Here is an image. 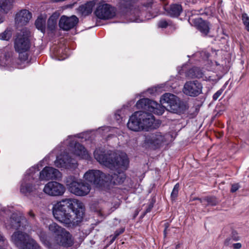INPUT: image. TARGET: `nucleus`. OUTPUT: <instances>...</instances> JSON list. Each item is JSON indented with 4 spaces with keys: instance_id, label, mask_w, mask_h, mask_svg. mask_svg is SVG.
Returning <instances> with one entry per match:
<instances>
[{
    "instance_id": "37998d69",
    "label": "nucleus",
    "mask_w": 249,
    "mask_h": 249,
    "mask_svg": "<svg viewBox=\"0 0 249 249\" xmlns=\"http://www.w3.org/2000/svg\"><path fill=\"white\" fill-rule=\"evenodd\" d=\"M110 129L109 127H105L103 129L104 131H108Z\"/></svg>"
},
{
    "instance_id": "5701e85b",
    "label": "nucleus",
    "mask_w": 249,
    "mask_h": 249,
    "mask_svg": "<svg viewBox=\"0 0 249 249\" xmlns=\"http://www.w3.org/2000/svg\"><path fill=\"white\" fill-rule=\"evenodd\" d=\"M14 0H0V12L8 13L13 8Z\"/></svg>"
},
{
    "instance_id": "a18cd8bd",
    "label": "nucleus",
    "mask_w": 249,
    "mask_h": 249,
    "mask_svg": "<svg viewBox=\"0 0 249 249\" xmlns=\"http://www.w3.org/2000/svg\"><path fill=\"white\" fill-rule=\"evenodd\" d=\"M160 2L162 1L163 2H164V1L165 0H159Z\"/></svg>"
},
{
    "instance_id": "e433bc0d",
    "label": "nucleus",
    "mask_w": 249,
    "mask_h": 249,
    "mask_svg": "<svg viewBox=\"0 0 249 249\" xmlns=\"http://www.w3.org/2000/svg\"><path fill=\"white\" fill-rule=\"evenodd\" d=\"M5 239L4 237L0 233V242H2L3 243V246H5L7 244V242H5Z\"/></svg>"
},
{
    "instance_id": "c9c22d12",
    "label": "nucleus",
    "mask_w": 249,
    "mask_h": 249,
    "mask_svg": "<svg viewBox=\"0 0 249 249\" xmlns=\"http://www.w3.org/2000/svg\"><path fill=\"white\" fill-rule=\"evenodd\" d=\"M239 187H240V185H239L238 183L233 184L231 185V192L232 193H234L238 190Z\"/></svg>"
},
{
    "instance_id": "9b49d317",
    "label": "nucleus",
    "mask_w": 249,
    "mask_h": 249,
    "mask_svg": "<svg viewBox=\"0 0 249 249\" xmlns=\"http://www.w3.org/2000/svg\"><path fill=\"white\" fill-rule=\"evenodd\" d=\"M24 223H27L25 218L19 215L18 213H13L9 219L5 222V226L7 229H18L21 227L24 228L26 225Z\"/></svg>"
},
{
    "instance_id": "2eb2a0df",
    "label": "nucleus",
    "mask_w": 249,
    "mask_h": 249,
    "mask_svg": "<svg viewBox=\"0 0 249 249\" xmlns=\"http://www.w3.org/2000/svg\"><path fill=\"white\" fill-rule=\"evenodd\" d=\"M78 18L75 16L70 17L63 16L59 20V27L63 30L68 31L73 28L78 23Z\"/></svg>"
},
{
    "instance_id": "4be33fe9",
    "label": "nucleus",
    "mask_w": 249,
    "mask_h": 249,
    "mask_svg": "<svg viewBox=\"0 0 249 249\" xmlns=\"http://www.w3.org/2000/svg\"><path fill=\"white\" fill-rule=\"evenodd\" d=\"M94 5L93 2L89 1L80 5L77 9V13L82 16H87L91 13Z\"/></svg>"
},
{
    "instance_id": "72a5a7b5",
    "label": "nucleus",
    "mask_w": 249,
    "mask_h": 249,
    "mask_svg": "<svg viewBox=\"0 0 249 249\" xmlns=\"http://www.w3.org/2000/svg\"><path fill=\"white\" fill-rule=\"evenodd\" d=\"M207 202H208V204L211 205H215L217 203V201L215 198L212 197H207L206 199Z\"/></svg>"
},
{
    "instance_id": "423d86ee",
    "label": "nucleus",
    "mask_w": 249,
    "mask_h": 249,
    "mask_svg": "<svg viewBox=\"0 0 249 249\" xmlns=\"http://www.w3.org/2000/svg\"><path fill=\"white\" fill-rule=\"evenodd\" d=\"M66 185L71 193L77 196H86L91 189L90 186L88 183L73 177L68 179Z\"/></svg>"
},
{
    "instance_id": "c03bdc74",
    "label": "nucleus",
    "mask_w": 249,
    "mask_h": 249,
    "mask_svg": "<svg viewBox=\"0 0 249 249\" xmlns=\"http://www.w3.org/2000/svg\"><path fill=\"white\" fill-rule=\"evenodd\" d=\"M196 199H197V200H199L201 203L203 202L202 200L201 199H200V198H196Z\"/></svg>"
},
{
    "instance_id": "6e6552de",
    "label": "nucleus",
    "mask_w": 249,
    "mask_h": 249,
    "mask_svg": "<svg viewBox=\"0 0 249 249\" xmlns=\"http://www.w3.org/2000/svg\"><path fill=\"white\" fill-rule=\"evenodd\" d=\"M43 192L50 196H61L65 192L64 186L56 181H50L47 183L43 188Z\"/></svg>"
},
{
    "instance_id": "6ab92c4d",
    "label": "nucleus",
    "mask_w": 249,
    "mask_h": 249,
    "mask_svg": "<svg viewBox=\"0 0 249 249\" xmlns=\"http://www.w3.org/2000/svg\"><path fill=\"white\" fill-rule=\"evenodd\" d=\"M72 152L74 155L79 157L81 159L88 160L90 158L89 152L85 147L79 143H75L72 148Z\"/></svg>"
},
{
    "instance_id": "ddd939ff",
    "label": "nucleus",
    "mask_w": 249,
    "mask_h": 249,
    "mask_svg": "<svg viewBox=\"0 0 249 249\" xmlns=\"http://www.w3.org/2000/svg\"><path fill=\"white\" fill-rule=\"evenodd\" d=\"M33 174H26L20 186V192L25 196H28L31 193L36 194L37 189L32 186V178L33 180Z\"/></svg>"
},
{
    "instance_id": "dca6fc26",
    "label": "nucleus",
    "mask_w": 249,
    "mask_h": 249,
    "mask_svg": "<svg viewBox=\"0 0 249 249\" xmlns=\"http://www.w3.org/2000/svg\"><path fill=\"white\" fill-rule=\"evenodd\" d=\"M32 17V13L28 10H21L16 14L15 23L19 26L25 25L29 22Z\"/></svg>"
},
{
    "instance_id": "49530a36",
    "label": "nucleus",
    "mask_w": 249,
    "mask_h": 249,
    "mask_svg": "<svg viewBox=\"0 0 249 249\" xmlns=\"http://www.w3.org/2000/svg\"><path fill=\"white\" fill-rule=\"evenodd\" d=\"M150 18H147V19H150Z\"/></svg>"
},
{
    "instance_id": "f03ea898",
    "label": "nucleus",
    "mask_w": 249,
    "mask_h": 249,
    "mask_svg": "<svg viewBox=\"0 0 249 249\" xmlns=\"http://www.w3.org/2000/svg\"><path fill=\"white\" fill-rule=\"evenodd\" d=\"M53 213L54 218L66 226L78 225L84 213L83 204L73 198H66L53 205Z\"/></svg>"
},
{
    "instance_id": "b1692460",
    "label": "nucleus",
    "mask_w": 249,
    "mask_h": 249,
    "mask_svg": "<svg viewBox=\"0 0 249 249\" xmlns=\"http://www.w3.org/2000/svg\"><path fill=\"white\" fill-rule=\"evenodd\" d=\"M187 75L191 78H200L203 77V72L199 68L194 67L188 71Z\"/></svg>"
},
{
    "instance_id": "2f4dec72",
    "label": "nucleus",
    "mask_w": 249,
    "mask_h": 249,
    "mask_svg": "<svg viewBox=\"0 0 249 249\" xmlns=\"http://www.w3.org/2000/svg\"><path fill=\"white\" fill-rule=\"evenodd\" d=\"M179 188V185L178 183H177L174 186V188H173L172 192L171 193V197L173 200H175L177 198V197L178 195V193Z\"/></svg>"
},
{
    "instance_id": "cd10ccee",
    "label": "nucleus",
    "mask_w": 249,
    "mask_h": 249,
    "mask_svg": "<svg viewBox=\"0 0 249 249\" xmlns=\"http://www.w3.org/2000/svg\"><path fill=\"white\" fill-rule=\"evenodd\" d=\"M39 236L40 237V240L41 242L48 248H51L52 247L51 244L47 240V236L45 232L43 231H40L39 233H38Z\"/></svg>"
},
{
    "instance_id": "79ce46f5",
    "label": "nucleus",
    "mask_w": 249,
    "mask_h": 249,
    "mask_svg": "<svg viewBox=\"0 0 249 249\" xmlns=\"http://www.w3.org/2000/svg\"><path fill=\"white\" fill-rule=\"evenodd\" d=\"M4 17L0 15V24L3 22Z\"/></svg>"
},
{
    "instance_id": "1a4fd4ad",
    "label": "nucleus",
    "mask_w": 249,
    "mask_h": 249,
    "mask_svg": "<svg viewBox=\"0 0 249 249\" xmlns=\"http://www.w3.org/2000/svg\"><path fill=\"white\" fill-rule=\"evenodd\" d=\"M202 84L198 81H189L184 85L183 92L186 95L196 97L202 92Z\"/></svg>"
},
{
    "instance_id": "a878e982",
    "label": "nucleus",
    "mask_w": 249,
    "mask_h": 249,
    "mask_svg": "<svg viewBox=\"0 0 249 249\" xmlns=\"http://www.w3.org/2000/svg\"><path fill=\"white\" fill-rule=\"evenodd\" d=\"M58 17L57 14L54 13L49 18L48 20V28L50 30L53 31L55 28Z\"/></svg>"
},
{
    "instance_id": "473e14b6",
    "label": "nucleus",
    "mask_w": 249,
    "mask_h": 249,
    "mask_svg": "<svg viewBox=\"0 0 249 249\" xmlns=\"http://www.w3.org/2000/svg\"><path fill=\"white\" fill-rule=\"evenodd\" d=\"M169 25V22L165 20H161L158 23L159 27L162 28H165Z\"/></svg>"
},
{
    "instance_id": "0eeeda50",
    "label": "nucleus",
    "mask_w": 249,
    "mask_h": 249,
    "mask_svg": "<svg viewBox=\"0 0 249 249\" xmlns=\"http://www.w3.org/2000/svg\"><path fill=\"white\" fill-rule=\"evenodd\" d=\"M97 18L100 19L106 20L113 18L115 16V9L110 4L100 2L94 12Z\"/></svg>"
},
{
    "instance_id": "20e7f679",
    "label": "nucleus",
    "mask_w": 249,
    "mask_h": 249,
    "mask_svg": "<svg viewBox=\"0 0 249 249\" xmlns=\"http://www.w3.org/2000/svg\"><path fill=\"white\" fill-rule=\"evenodd\" d=\"M155 118L144 111H137L130 117L127 125L129 129L136 132L154 128Z\"/></svg>"
},
{
    "instance_id": "412c9836",
    "label": "nucleus",
    "mask_w": 249,
    "mask_h": 249,
    "mask_svg": "<svg viewBox=\"0 0 249 249\" xmlns=\"http://www.w3.org/2000/svg\"><path fill=\"white\" fill-rule=\"evenodd\" d=\"M164 9L167 14L172 17H178L180 15L182 11V6L179 4H172L169 7H166L164 5Z\"/></svg>"
},
{
    "instance_id": "c85d7f7f",
    "label": "nucleus",
    "mask_w": 249,
    "mask_h": 249,
    "mask_svg": "<svg viewBox=\"0 0 249 249\" xmlns=\"http://www.w3.org/2000/svg\"><path fill=\"white\" fill-rule=\"evenodd\" d=\"M12 36V33L10 30L6 29L3 33L0 34V39L8 40Z\"/></svg>"
},
{
    "instance_id": "f8f14e48",
    "label": "nucleus",
    "mask_w": 249,
    "mask_h": 249,
    "mask_svg": "<svg viewBox=\"0 0 249 249\" xmlns=\"http://www.w3.org/2000/svg\"><path fill=\"white\" fill-rule=\"evenodd\" d=\"M166 135H161L160 132H156L146 136L145 141L150 145L159 147L166 141Z\"/></svg>"
},
{
    "instance_id": "ea45409f",
    "label": "nucleus",
    "mask_w": 249,
    "mask_h": 249,
    "mask_svg": "<svg viewBox=\"0 0 249 249\" xmlns=\"http://www.w3.org/2000/svg\"><path fill=\"white\" fill-rule=\"evenodd\" d=\"M152 207H153V206H152V205H150L148 206V208L146 210V211H145V213H149V212L151 211V209H152Z\"/></svg>"
},
{
    "instance_id": "9d476101",
    "label": "nucleus",
    "mask_w": 249,
    "mask_h": 249,
    "mask_svg": "<svg viewBox=\"0 0 249 249\" xmlns=\"http://www.w3.org/2000/svg\"><path fill=\"white\" fill-rule=\"evenodd\" d=\"M14 47L19 54L27 52L30 48V41L27 35L18 34L15 40Z\"/></svg>"
},
{
    "instance_id": "393cba45",
    "label": "nucleus",
    "mask_w": 249,
    "mask_h": 249,
    "mask_svg": "<svg viewBox=\"0 0 249 249\" xmlns=\"http://www.w3.org/2000/svg\"><path fill=\"white\" fill-rule=\"evenodd\" d=\"M46 19V17L41 15L38 17L35 22L36 28L42 33H44L45 31Z\"/></svg>"
},
{
    "instance_id": "c756f323",
    "label": "nucleus",
    "mask_w": 249,
    "mask_h": 249,
    "mask_svg": "<svg viewBox=\"0 0 249 249\" xmlns=\"http://www.w3.org/2000/svg\"><path fill=\"white\" fill-rule=\"evenodd\" d=\"M242 20L245 27V29L249 32V17L246 13L242 14Z\"/></svg>"
},
{
    "instance_id": "7c9ffc66",
    "label": "nucleus",
    "mask_w": 249,
    "mask_h": 249,
    "mask_svg": "<svg viewBox=\"0 0 249 249\" xmlns=\"http://www.w3.org/2000/svg\"><path fill=\"white\" fill-rule=\"evenodd\" d=\"M11 62L12 58L10 57L9 54L8 55L6 54L3 58L0 64L3 67L8 66L10 65Z\"/></svg>"
},
{
    "instance_id": "39448f33",
    "label": "nucleus",
    "mask_w": 249,
    "mask_h": 249,
    "mask_svg": "<svg viewBox=\"0 0 249 249\" xmlns=\"http://www.w3.org/2000/svg\"><path fill=\"white\" fill-rule=\"evenodd\" d=\"M11 241L19 249H40L37 243L29 235L19 231L13 234Z\"/></svg>"
},
{
    "instance_id": "f704fd0d",
    "label": "nucleus",
    "mask_w": 249,
    "mask_h": 249,
    "mask_svg": "<svg viewBox=\"0 0 249 249\" xmlns=\"http://www.w3.org/2000/svg\"><path fill=\"white\" fill-rule=\"evenodd\" d=\"M223 90L222 89H220L218 91H217L213 95V100H216L222 94Z\"/></svg>"
},
{
    "instance_id": "bb28decb",
    "label": "nucleus",
    "mask_w": 249,
    "mask_h": 249,
    "mask_svg": "<svg viewBox=\"0 0 249 249\" xmlns=\"http://www.w3.org/2000/svg\"><path fill=\"white\" fill-rule=\"evenodd\" d=\"M49 231L53 233L55 236H57L58 235H59L61 231H62L64 229L55 223H52L49 226Z\"/></svg>"
},
{
    "instance_id": "a211bd4d",
    "label": "nucleus",
    "mask_w": 249,
    "mask_h": 249,
    "mask_svg": "<svg viewBox=\"0 0 249 249\" xmlns=\"http://www.w3.org/2000/svg\"><path fill=\"white\" fill-rule=\"evenodd\" d=\"M55 240L56 244L64 247H70L73 243L71 234L65 229L59 235L55 236Z\"/></svg>"
},
{
    "instance_id": "7ed1b4c3",
    "label": "nucleus",
    "mask_w": 249,
    "mask_h": 249,
    "mask_svg": "<svg viewBox=\"0 0 249 249\" xmlns=\"http://www.w3.org/2000/svg\"><path fill=\"white\" fill-rule=\"evenodd\" d=\"M160 102L162 106L148 98H142L137 102L136 106L138 109H143L157 115L162 114L165 107L177 113L183 112L188 108L186 101L180 100L177 96L169 93L164 94L160 98Z\"/></svg>"
},
{
    "instance_id": "4468645a",
    "label": "nucleus",
    "mask_w": 249,
    "mask_h": 249,
    "mask_svg": "<svg viewBox=\"0 0 249 249\" xmlns=\"http://www.w3.org/2000/svg\"><path fill=\"white\" fill-rule=\"evenodd\" d=\"M189 22L192 25L196 27L203 35L206 36L210 31V24L201 18H190Z\"/></svg>"
},
{
    "instance_id": "a19ab883",
    "label": "nucleus",
    "mask_w": 249,
    "mask_h": 249,
    "mask_svg": "<svg viewBox=\"0 0 249 249\" xmlns=\"http://www.w3.org/2000/svg\"><path fill=\"white\" fill-rule=\"evenodd\" d=\"M28 215L32 217H35V214L34 213H33V211L32 210L30 211L28 213Z\"/></svg>"
},
{
    "instance_id": "f257e3e1",
    "label": "nucleus",
    "mask_w": 249,
    "mask_h": 249,
    "mask_svg": "<svg viewBox=\"0 0 249 249\" xmlns=\"http://www.w3.org/2000/svg\"><path fill=\"white\" fill-rule=\"evenodd\" d=\"M94 156L99 163L115 172L111 175H107L99 170H89L84 175L85 180L98 188L124 182L125 178L124 171L126 169L129 163L125 153L112 152L106 153L99 148L95 150Z\"/></svg>"
},
{
    "instance_id": "f3484780",
    "label": "nucleus",
    "mask_w": 249,
    "mask_h": 249,
    "mask_svg": "<svg viewBox=\"0 0 249 249\" xmlns=\"http://www.w3.org/2000/svg\"><path fill=\"white\" fill-rule=\"evenodd\" d=\"M60 172L57 169L51 167H45L40 172V180H49L55 179L60 177Z\"/></svg>"
},
{
    "instance_id": "aec40b11",
    "label": "nucleus",
    "mask_w": 249,
    "mask_h": 249,
    "mask_svg": "<svg viewBox=\"0 0 249 249\" xmlns=\"http://www.w3.org/2000/svg\"><path fill=\"white\" fill-rule=\"evenodd\" d=\"M71 164H74L71 158H68L67 155L57 157L54 161L55 165L58 168H68Z\"/></svg>"
},
{
    "instance_id": "4c0bfd02",
    "label": "nucleus",
    "mask_w": 249,
    "mask_h": 249,
    "mask_svg": "<svg viewBox=\"0 0 249 249\" xmlns=\"http://www.w3.org/2000/svg\"><path fill=\"white\" fill-rule=\"evenodd\" d=\"M233 248L235 249H239L241 248V244L239 243H235L233 245Z\"/></svg>"
},
{
    "instance_id": "58836bf2",
    "label": "nucleus",
    "mask_w": 249,
    "mask_h": 249,
    "mask_svg": "<svg viewBox=\"0 0 249 249\" xmlns=\"http://www.w3.org/2000/svg\"><path fill=\"white\" fill-rule=\"evenodd\" d=\"M120 113V111H117L115 114V118L117 120H119L120 118H121V115L120 114H119Z\"/></svg>"
}]
</instances>
